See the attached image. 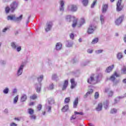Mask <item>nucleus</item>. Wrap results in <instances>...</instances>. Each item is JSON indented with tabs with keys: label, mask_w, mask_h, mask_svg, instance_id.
<instances>
[{
	"label": "nucleus",
	"mask_w": 126,
	"mask_h": 126,
	"mask_svg": "<svg viewBox=\"0 0 126 126\" xmlns=\"http://www.w3.org/2000/svg\"><path fill=\"white\" fill-rule=\"evenodd\" d=\"M122 73L123 74H126V67L124 66L122 69Z\"/></svg>",
	"instance_id": "44"
},
{
	"label": "nucleus",
	"mask_w": 126,
	"mask_h": 126,
	"mask_svg": "<svg viewBox=\"0 0 126 126\" xmlns=\"http://www.w3.org/2000/svg\"><path fill=\"white\" fill-rule=\"evenodd\" d=\"M23 68H24V64H21L17 71V76H20L22 74Z\"/></svg>",
	"instance_id": "8"
},
{
	"label": "nucleus",
	"mask_w": 126,
	"mask_h": 126,
	"mask_svg": "<svg viewBox=\"0 0 126 126\" xmlns=\"http://www.w3.org/2000/svg\"><path fill=\"white\" fill-rule=\"evenodd\" d=\"M119 83V81H113V85H117Z\"/></svg>",
	"instance_id": "58"
},
{
	"label": "nucleus",
	"mask_w": 126,
	"mask_h": 126,
	"mask_svg": "<svg viewBox=\"0 0 126 126\" xmlns=\"http://www.w3.org/2000/svg\"><path fill=\"white\" fill-rule=\"evenodd\" d=\"M18 46L16 42H12L11 43V47L13 50H16V48H17Z\"/></svg>",
	"instance_id": "24"
},
{
	"label": "nucleus",
	"mask_w": 126,
	"mask_h": 126,
	"mask_svg": "<svg viewBox=\"0 0 126 126\" xmlns=\"http://www.w3.org/2000/svg\"><path fill=\"white\" fill-rule=\"evenodd\" d=\"M100 19L101 24H104V20H105V17L100 16Z\"/></svg>",
	"instance_id": "41"
},
{
	"label": "nucleus",
	"mask_w": 126,
	"mask_h": 126,
	"mask_svg": "<svg viewBox=\"0 0 126 126\" xmlns=\"http://www.w3.org/2000/svg\"><path fill=\"white\" fill-rule=\"evenodd\" d=\"M93 93V89H91L84 95V99H86L88 97V95H91Z\"/></svg>",
	"instance_id": "19"
},
{
	"label": "nucleus",
	"mask_w": 126,
	"mask_h": 126,
	"mask_svg": "<svg viewBox=\"0 0 126 126\" xmlns=\"http://www.w3.org/2000/svg\"><path fill=\"white\" fill-rule=\"evenodd\" d=\"M77 105H78V97H77L73 102V108H77Z\"/></svg>",
	"instance_id": "21"
},
{
	"label": "nucleus",
	"mask_w": 126,
	"mask_h": 126,
	"mask_svg": "<svg viewBox=\"0 0 126 126\" xmlns=\"http://www.w3.org/2000/svg\"><path fill=\"white\" fill-rule=\"evenodd\" d=\"M70 38L71 40H74V34L73 33H71L70 35Z\"/></svg>",
	"instance_id": "53"
},
{
	"label": "nucleus",
	"mask_w": 126,
	"mask_h": 126,
	"mask_svg": "<svg viewBox=\"0 0 126 126\" xmlns=\"http://www.w3.org/2000/svg\"><path fill=\"white\" fill-rule=\"evenodd\" d=\"M117 57L118 60H121V59H123V54L122 53H118Z\"/></svg>",
	"instance_id": "32"
},
{
	"label": "nucleus",
	"mask_w": 126,
	"mask_h": 126,
	"mask_svg": "<svg viewBox=\"0 0 126 126\" xmlns=\"http://www.w3.org/2000/svg\"><path fill=\"white\" fill-rule=\"evenodd\" d=\"M85 23V19L84 18H82L80 21L79 25H78V27H81L83 24Z\"/></svg>",
	"instance_id": "22"
},
{
	"label": "nucleus",
	"mask_w": 126,
	"mask_h": 126,
	"mask_svg": "<svg viewBox=\"0 0 126 126\" xmlns=\"http://www.w3.org/2000/svg\"><path fill=\"white\" fill-rule=\"evenodd\" d=\"M125 43L126 44V34L124 35V39H123Z\"/></svg>",
	"instance_id": "63"
},
{
	"label": "nucleus",
	"mask_w": 126,
	"mask_h": 126,
	"mask_svg": "<svg viewBox=\"0 0 126 126\" xmlns=\"http://www.w3.org/2000/svg\"><path fill=\"white\" fill-rule=\"evenodd\" d=\"M120 75L117 73V72H115L114 74H113L110 78H109V80L111 81H115V79H116V77H119Z\"/></svg>",
	"instance_id": "13"
},
{
	"label": "nucleus",
	"mask_w": 126,
	"mask_h": 126,
	"mask_svg": "<svg viewBox=\"0 0 126 126\" xmlns=\"http://www.w3.org/2000/svg\"><path fill=\"white\" fill-rule=\"evenodd\" d=\"M4 113L5 114H7L8 113V109H7V108L5 109L4 110Z\"/></svg>",
	"instance_id": "62"
},
{
	"label": "nucleus",
	"mask_w": 126,
	"mask_h": 126,
	"mask_svg": "<svg viewBox=\"0 0 126 126\" xmlns=\"http://www.w3.org/2000/svg\"><path fill=\"white\" fill-rule=\"evenodd\" d=\"M52 80H58V76L56 74H54L52 75Z\"/></svg>",
	"instance_id": "35"
},
{
	"label": "nucleus",
	"mask_w": 126,
	"mask_h": 126,
	"mask_svg": "<svg viewBox=\"0 0 126 126\" xmlns=\"http://www.w3.org/2000/svg\"><path fill=\"white\" fill-rule=\"evenodd\" d=\"M17 93V90L16 89H14L13 91V95H15Z\"/></svg>",
	"instance_id": "55"
},
{
	"label": "nucleus",
	"mask_w": 126,
	"mask_h": 126,
	"mask_svg": "<svg viewBox=\"0 0 126 126\" xmlns=\"http://www.w3.org/2000/svg\"><path fill=\"white\" fill-rule=\"evenodd\" d=\"M43 78L44 76H43V75H41L37 78V81H38V83H35L34 84L35 90L37 93H40V92H41V88L42 87V84L41 83V82L42 80H43Z\"/></svg>",
	"instance_id": "2"
},
{
	"label": "nucleus",
	"mask_w": 126,
	"mask_h": 126,
	"mask_svg": "<svg viewBox=\"0 0 126 126\" xmlns=\"http://www.w3.org/2000/svg\"><path fill=\"white\" fill-rule=\"evenodd\" d=\"M68 85V81L67 80H65L62 88V90H65Z\"/></svg>",
	"instance_id": "23"
},
{
	"label": "nucleus",
	"mask_w": 126,
	"mask_h": 126,
	"mask_svg": "<svg viewBox=\"0 0 126 126\" xmlns=\"http://www.w3.org/2000/svg\"><path fill=\"white\" fill-rule=\"evenodd\" d=\"M108 9V4H105L102 5V8L101 9L102 13H106Z\"/></svg>",
	"instance_id": "17"
},
{
	"label": "nucleus",
	"mask_w": 126,
	"mask_h": 126,
	"mask_svg": "<svg viewBox=\"0 0 126 126\" xmlns=\"http://www.w3.org/2000/svg\"><path fill=\"white\" fill-rule=\"evenodd\" d=\"M6 63V62L5 61L2 60H0V64H1V65H5Z\"/></svg>",
	"instance_id": "39"
},
{
	"label": "nucleus",
	"mask_w": 126,
	"mask_h": 126,
	"mask_svg": "<svg viewBox=\"0 0 126 126\" xmlns=\"http://www.w3.org/2000/svg\"><path fill=\"white\" fill-rule=\"evenodd\" d=\"M90 63V61H87L86 62H85V64H83V65H87V64H88V63Z\"/></svg>",
	"instance_id": "59"
},
{
	"label": "nucleus",
	"mask_w": 126,
	"mask_h": 126,
	"mask_svg": "<svg viewBox=\"0 0 126 126\" xmlns=\"http://www.w3.org/2000/svg\"><path fill=\"white\" fill-rule=\"evenodd\" d=\"M98 43V38H94L92 42V44H96Z\"/></svg>",
	"instance_id": "45"
},
{
	"label": "nucleus",
	"mask_w": 126,
	"mask_h": 126,
	"mask_svg": "<svg viewBox=\"0 0 126 126\" xmlns=\"http://www.w3.org/2000/svg\"><path fill=\"white\" fill-rule=\"evenodd\" d=\"M63 48V44H62L60 42H58L56 44V49L57 51H60V50H62V48Z\"/></svg>",
	"instance_id": "18"
},
{
	"label": "nucleus",
	"mask_w": 126,
	"mask_h": 126,
	"mask_svg": "<svg viewBox=\"0 0 126 126\" xmlns=\"http://www.w3.org/2000/svg\"><path fill=\"white\" fill-rule=\"evenodd\" d=\"M96 0L94 1L93 3L92 4L91 6V7H92V8H93V7L95 6V4H96Z\"/></svg>",
	"instance_id": "52"
},
{
	"label": "nucleus",
	"mask_w": 126,
	"mask_h": 126,
	"mask_svg": "<svg viewBox=\"0 0 126 126\" xmlns=\"http://www.w3.org/2000/svg\"><path fill=\"white\" fill-rule=\"evenodd\" d=\"M37 109H38V111L41 110V109H42V105H41V104L38 105L37 106Z\"/></svg>",
	"instance_id": "56"
},
{
	"label": "nucleus",
	"mask_w": 126,
	"mask_h": 126,
	"mask_svg": "<svg viewBox=\"0 0 126 126\" xmlns=\"http://www.w3.org/2000/svg\"><path fill=\"white\" fill-rule=\"evenodd\" d=\"M10 6L11 8V12L13 13V12H14L17 7L18 6V2H13L10 4Z\"/></svg>",
	"instance_id": "7"
},
{
	"label": "nucleus",
	"mask_w": 126,
	"mask_h": 126,
	"mask_svg": "<svg viewBox=\"0 0 126 126\" xmlns=\"http://www.w3.org/2000/svg\"><path fill=\"white\" fill-rule=\"evenodd\" d=\"M54 88H55V85H54V84H51L49 85V86L48 87L49 90H53Z\"/></svg>",
	"instance_id": "36"
},
{
	"label": "nucleus",
	"mask_w": 126,
	"mask_h": 126,
	"mask_svg": "<svg viewBox=\"0 0 126 126\" xmlns=\"http://www.w3.org/2000/svg\"><path fill=\"white\" fill-rule=\"evenodd\" d=\"M95 54L97 55H98V54H101V53H103V50H96L95 51Z\"/></svg>",
	"instance_id": "47"
},
{
	"label": "nucleus",
	"mask_w": 126,
	"mask_h": 126,
	"mask_svg": "<svg viewBox=\"0 0 126 126\" xmlns=\"http://www.w3.org/2000/svg\"><path fill=\"white\" fill-rule=\"evenodd\" d=\"M7 19L11 21H15V22H20L22 20V16L17 18L15 16H8Z\"/></svg>",
	"instance_id": "4"
},
{
	"label": "nucleus",
	"mask_w": 126,
	"mask_h": 126,
	"mask_svg": "<svg viewBox=\"0 0 126 126\" xmlns=\"http://www.w3.org/2000/svg\"><path fill=\"white\" fill-rule=\"evenodd\" d=\"M69 101H70V98L69 97H66L64 100L65 104L69 103Z\"/></svg>",
	"instance_id": "40"
},
{
	"label": "nucleus",
	"mask_w": 126,
	"mask_h": 126,
	"mask_svg": "<svg viewBox=\"0 0 126 126\" xmlns=\"http://www.w3.org/2000/svg\"><path fill=\"white\" fill-rule=\"evenodd\" d=\"M30 98L32 100H35V99H37V94H34L33 95L31 96Z\"/></svg>",
	"instance_id": "43"
},
{
	"label": "nucleus",
	"mask_w": 126,
	"mask_h": 126,
	"mask_svg": "<svg viewBox=\"0 0 126 126\" xmlns=\"http://www.w3.org/2000/svg\"><path fill=\"white\" fill-rule=\"evenodd\" d=\"M76 118V117L75 116V115H73L70 118V120H75Z\"/></svg>",
	"instance_id": "60"
},
{
	"label": "nucleus",
	"mask_w": 126,
	"mask_h": 126,
	"mask_svg": "<svg viewBox=\"0 0 126 126\" xmlns=\"http://www.w3.org/2000/svg\"><path fill=\"white\" fill-rule=\"evenodd\" d=\"M30 118L31 120H36V116L33 114L31 115Z\"/></svg>",
	"instance_id": "48"
},
{
	"label": "nucleus",
	"mask_w": 126,
	"mask_h": 126,
	"mask_svg": "<svg viewBox=\"0 0 126 126\" xmlns=\"http://www.w3.org/2000/svg\"><path fill=\"white\" fill-rule=\"evenodd\" d=\"M72 45H73V41H68L67 47H72Z\"/></svg>",
	"instance_id": "42"
},
{
	"label": "nucleus",
	"mask_w": 126,
	"mask_h": 126,
	"mask_svg": "<svg viewBox=\"0 0 126 126\" xmlns=\"http://www.w3.org/2000/svg\"><path fill=\"white\" fill-rule=\"evenodd\" d=\"M81 2L84 6H87L89 0H81Z\"/></svg>",
	"instance_id": "26"
},
{
	"label": "nucleus",
	"mask_w": 126,
	"mask_h": 126,
	"mask_svg": "<svg viewBox=\"0 0 126 126\" xmlns=\"http://www.w3.org/2000/svg\"><path fill=\"white\" fill-rule=\"evenodd\" d=\"M70 82L71 84V89H73V88H74L75 86H76V83H75V82L74 81V79H71L70 80Z\"/></svg>",
	"instance_id": "20"
},
{
	"label": "nucleus",
	"mask_w": 126,
	"mask_h": 126,
	"mask_svg": "<svg viewBox=\"0 0 126 126\" xmlns=\"http://www.w3.org/2000/svg\"><path fill=\"white\" fill-rule=\"evenodd\" d=\"M87 52L88 53V54H92L93 53V50L91 49H88L87 50Z\"/></svg>",
	"instance_id": "57"
},
{
	"label": "nucleus",
	"mask_w": 126,
	"mask_h": 126,
	"mask_svg": "<svg viewBox=\"0 0 126 126\" xmlns=\"http://www.w3.org/2000/svg\"><path fill=\"white\" fill-rule=\"evenodd\" d=\"M77 24V19H75L73 21V24L72 25L73 28H74Z\"/></svg>",
	"instance_id": "33"
},
{
	"label": "nucleus",
	"mask_w": 126,
	"mask_h": 126,
	"mask_svg": "<svg viewBox=\"0 0 126 126\" xmlns=\"http://www.w3.org/2000/svg\"><path fill=\"white\" fill-rule=\"evenodd\" d=\"M28 113L30 115H33V114H34V110L31 108H30L28 109Z\"/></svg>",
	"instance_id": "37"
},
{
	"label": "nucleus",
	"mask_w": 126,
	"mask_h": 126,
	"mask_svg": "<svg viewBox=\"0 0 126 126\" xmlns=\"http://www.w3.org/2000/svg\"><path fill=\"white\" fill-rule=\"evenodd\" d=\"M109 100H106L105 101L103 102V107L104 108H105V109H108V107H109Z\"/></svg>",
	"instance_id": "25"
},
{
	"label": "nucleus",
	"mask_w": 126,
	"mask_h": 126,
	"mask_svg": "<svg viewBox=\"0 0 126 126\" xmlns=\"http://www.w3.org/2000/svg\"><path fill=\"white\" fill-rule=\"evenodd\" d=\"M99 98V93L96 92L94 94V99H98Z\"/></svg>",
	"instance_id": "49"
},
{
	"label": "nucleus",
	"mask_w": 126,
	"mask_h": 126,
	"mask_svg": "<svg viewBox=\"0 0 126 126\" xmlns=\"http://www.w3.org/2000/svg\"><path fill=\"white\" fill-rule=\"evenodd\" d=\"M110 113L111 114H116V113H117V109L115 108L111 109Z\"/></svg>",
	"instance_id": "46"
},
{
	"label": "nucleus",
	"mask_w": 126,
	"mask_h": 126,
	"mask_svg": "<svg viewBox=\"0 0 126 126\" xmlns=\"http://www.w3.org/2000/svg\"><path fill=\"white\" fill-rule=\"evenodd\" d=\"M122 3V0H118L117 4V11H121L123 9V6L121 5Z\"/></svg>",
	"instance_id": "12"
},
{
	"label": "nucleus",
	"mask_w": 126,
	"mask_h": 126,
	"mask_svg": "<svg viewBox=\"0 0 126 126\" xmlns=\"http://www.w3.org/2000/svg\"><path fill=\"white\" fill-rule=\"evenodd\" d=\"M30 19V17H28L27 21H26V24L27 25V24H28V23H29V20Z\"/></svg>",
	"instance_id": "64"
},
{
	"label": "nucleus",
	"mask_w": 126,
	"mask_h": 126,
	"mask_svg": "<svg viewBox=\"0 0 126 126\" xmlns=\"http://www.w3.org/2000/svg\"><path fill=\"white\" fill-rule=\"evenodd\" d=\"M27 100V95L25 94H23V95L21 96V102H25Z\"/></svg>",
	"instance_id": "27"
},
{
	"label": "nucleus",
	"mask_w": 126,
	"mask_h": 126,
	"mask_svg": "<svg viewBox=\"0 0 126 126\" xmlns=\"http://www.w3.org/2000/svg\"><path fill=\"white\" fill-rule=\"evenodd\" d=\"M105 93H108V97H113L114 95V92L110 90V88H106L105 90Z\"/></svg>",
	"instance_id": "11"
},
{
	"label": "nucleus",
	"mask_w": 126,
	"mask_h": 126,
	"mask_svg": "<svg viewBox=\"0 0 126 126\" xmlns=\"http://www.w3.org/2000/svg\"><path fill=\"white\" fill-rule=\"evenodd\" d=\"M10 29V27H6L2 30V32L3 33H5L7 30H9Z\"/></svg>",
	"instance_id": "34"
},
{
	"label": "nucleus",
	"mask_w": 126,
	"mask_h": 126,
	"mask_svg": "<svg viewBox=\"0 0 126 126\" xmlns=\"http://www.w3.org/2000/svg\"><path fill=\"white\" fill-rule=\"evenodd\" d=\"M17 52H20L21 51V46H17L16 48Z\"/></svg>",
	"instance_id": "50"
},
{
	"label": "nucleus",
	"mask_w": 126,
	"mask_h": 126,
	"mask_svg": "<svg viewBox=\"0 0 126 126\" xmlns=\"http://www.w3.org/2000/svg\"><path fill=\"white\" fill-rule=\"evenodd\" d=\"M53 27V22L48 21L47 22L46 26L45 27V30L46 32H49V31H51V29Z\"/></svg>",
	"instance_id": "5"
},
{
	"label": "nucleus",
	"mask_w": 126,
	"mask_h": 126,
	"mask_svg": "<svg viewBox=\"0 0 126 126\" xmlns=\"http://www.w3.org/2000/svg\"><path fill=\"white\" fill-rule=\"evenodd\" d=\"M8 92H9V89L8 88H5L3 90V93L4 94H8Z\"/></svg>",
	"instance_id": "31"
},
{
	"label": "nucleus",
	"mask_w": 126,
	"mask_h": 126,
	"mask_svg": "<svg viewBox=\"0 0 126 126\" xmlns=\"http://www.w3.org/2000/svg\"><path fill=\"white\" fill-rule=\"evenodd\" d=\"M124 16H120L116 19L115 21V25L116 26H120V24L123 23V21H124Z\"/></svg>",
	"instance_id": "6"
},
{
	"label": "nucleus",
	"mask_w": 126,
	"mask_h": 126,
	"mask_svg": "<svg viewBox=\"0 0 126 126\" xmlns=\"http://www.w3.org/2000/svg\"><path fill=\"white\" fill-rule=\"evenodd\" d=\"M114 67H115L114 64H112L111 66L107 67L105 69V72H107V73H109V72H111V71L113 70Z\"/></svg>",
	"instance_id": "16"
},
{
	"label": "nucleus",
	"mask_w": 126,
	"mask_h": 126,
	"mask_svg": "<svg viewBox=\"0 0 126 126\" xmlns=\"http://www.w3.org/2000/svg\"><path fill=\"white\" fill-rule=\"evenodd\" d=\"M102 103H99L97 107L96 108V110L97 112H100V111H102Z\"/></svg>",
	"instance_id": "29"
},
{
	"label": "nucleus",
	"mask_w": 126,
	"mask_h": 126,
	"mask_svg": "<svg viewBox=\"0 0 126 126\" xmlns=\"http://www.w3.org/2000/svg\"><path fill=\"white\" fill-rule=\"evenodd\" d=\"M126 94H125L124 95L118 96L114 99L115 104H117V103L120 101V100H121V99H123V98H126Z\"/></svg>",
	"instance_id": "14"
},
{
	"label": "nucleus",
	"mask_w": 126,
	"mask_h": 126,
	"mask_svg": "<svg viewBox=\"0 0 126 126\" xmlns=\"http://www.w3.org/2000/svg\"><path fill=\"white\" fill-rule=\"evenodd\" d=\"M54 101L52 99L51 101L49 100L48 102L45 104V108L48 113L52 112V104H54Z\"/></svg>",
	"instance_id": "3"
},
{
	"label": "nucleus",
	"mask_w": 126,
	"mask_h": 126,
	"mask_svg": "<svg viewBox=\"0 0 126 126\" xmlns=\"http://www.w3.org/2000/svg\"><path fill=\"white\" fill-rule=\"evenodd\" d=\"M66 19L68 22H70V21H71V17L68 16L66 18Z\"/></svg>",
	"instance_id": "51"
},
{
	"label": "nucleus",
	"mask_w": 126,
	"mask_h": 126,
	"mask_svg": "<svg viewBox=\"0 0 126 126\" xmlns=\"http://www.w3.org/2000/svg\"><path fill=\"white\" fill-rule=\"evenodd\" d=\"M68 10H69V11H72V12H75V11L77 10V6H76V5H69L68 6Z\"/></svg>",
	"instance_id": "10"
},
{
	"label": "nucleus",
	"mask_w": 126,
	"mask_h": 126,
	"mask_svg": "<svg viewBox=\"0 0 126 126\" xmlns=\"http://www.w3.org/2000/svg\"><path fill=\"white\" fill-rule=\"evenodd\" d=\"M17 124L14 123H12L11 124H10V126H17Z\"/></svg>",
	"instance_id": "61"
},
{
	"label": "nucleus",
	"mask_w": 126,
	"mask_h": 126,
	"mask_svg": "<svg viewBox=\"0 0 126 126\" xmlns=\"http://www.w3.org/2000/svg\"><path fill=\"white\" fill-rule=\"evenodd\" d=\"M5 12L6 14L11 12V8L9 6H7L5 8Z\"/></svg>",
	"instance_id": "28"
},
{
	"label": "nucleus",
	"mask_w": 126,
	"mask_h": 126,
	"mask_svg": "<svg viewBox=\"0 0 126 126\" xmlns=\"http://www.w3.org/2000/svg\"><path fill=\"white\" fill-rule=\"evenodd\" d=\"M75 115H83V113L80 112H78L75 111Z\"/></svg>",
	"instance_id": "54"
},
{
	"label": "nucleus",
	"mask_w": 126,
	"mask_h": 126,
	"mask_svg": "<svg viewBox=\"0 0 126 126\" xmlns=\"http://www.w3.org/2000/svg\"><path fill=\"white\" fill-rule=\"evenodd\" d=\"M95 29H96V26H94L92 24L90 25L87 31L88 34H92V33H93V32L95 31Z\"/></svg>",
	"instance_id": "9"
},
{
	"label": "nucleus",
	"mask_w": 126,
	"mask_h": 126,
	"mask_svg": "<svg viewBox=\"0 0 126 126\" xmlns=\"http://www.w3.org/2000/svg\"><path fill=\"white\" fill-rule=\"evenodd\" d=\"M18 97L19 95H17L14 97L13 101L14 104H16L17 103V101H18Z\"/></svg>",
	"instance_id": "38"
},
{
	"label": "nucleus",
	"mask_w": 126,
	"mask_h": 126,
	"mask_svg": "<svg viewBox=\"0 0 126 126\" xmlns=\"http://www.w3.org/2000/svg\"><path fill=\"white\" fill-rule=\"evenodd\" d=\"M60 11H63L64 10V7H63V5H64V1L61 0L60 1Z\"/></svg>",
	"instance_id": "15"
},
{
	"label": "nucleus",
	"mask_w": 126,
	"mask_h": 126,
	"mask_svg": "<svg viewBox=\"0 0 126 126\" xmlns=\"http://www.w3.org/2000/svg\"><path fill=\"white\" fill-rule=\"evenodd\" d=\"M102 74L100 73L95 76L94 74L91 75L90 78L88 79L87 81L90 84H96L99 82V78H102Z\"/></svg>",
	"instance_id": "1"
},
{
	"label": "nucleus",
	"mask_w": 126,
	"mask_h": 126,
	"mask_svg": "<svg viewBox=\"0 0 126 126\" xmlns=\"http://www.w3.org/2000/svg\"><path fill=\"white\" fill-rule=\"evenodd\" d=\"M68 110V105H66L62 109V112H66Z\"/></svg>",
	"instance_id": "30"
}]
</instances>
